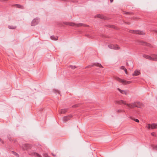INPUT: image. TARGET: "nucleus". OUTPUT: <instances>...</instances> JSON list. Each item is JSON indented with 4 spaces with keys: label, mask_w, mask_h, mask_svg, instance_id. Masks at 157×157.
Masks as SVG:
<instances>
[{
    "label": "nucleus",
    "mask_w": 157,
    "mask_h": 157,
    "mask_svg": "<svg viewBox=\"0 0 157 157\" xmlns=\"http://www.w3.org/2000/svg\"><path fill=\"white\" fill-rule=\"evenodd\" d=\"M117 102L119 104H123L126 105L130 108H133L135 107H140V103L139 102H135L132 104H126L125 101L121 100L117 101Z\"/></svg>",
    "instance_id": "nucleus-1"
},
{
    "label": "nucleus",
    "mask_w": 157,
    "mask_h": 157,
    "mask_svg": "<svg viewBox=\"0 0 157 157\" xmlns=\"http://www.w3.org/2000/svg\"><path fill=\"white\" fill-rule=\"evenodd\" d=\"M63 23L64 25H68L72 26L79 27V26H85L82 23L75 24L74 23L69 22H63Z\"/></svg>",
    "instance_id": "nucleus-2"
},
{
    "label": "nucleus",
    "mask_w": 157,
    "mask_h": 157,
    "mask_svg": "<svg viewBox=\"0 0 157 157\" xmlns=\"http://www.w3.org/2000/svg\"><path fill=\"white\" fill-rule=\"evenodd\" d=\"M116 79L117 81L121 82L124 84H128L131 83V82L130 81H127L124 79H122L118 77L116 78Z\"/></svg>",
    "instance_id": "nucleus-3"
},
{
    "label": "nucleus",
    "mask_w": 157,
    "mask_h": 157,
    "mask_svg": "<svg viewBox=\"0 0 157 157\" xmlns=\"http://www.w3.org/2000/svg\"><path fill=\"white\" fill-rule=\"evenodd\" d=\"M39 22V19L38 18H36L34 19L31 23V25L32 26H34L37 25Z\"/></svg>",
    "instance_id": "nucleus-4"
},
{
    "label": "nucleus",
    "mask_w": 157,
    "mask_h": 157,
    "mask_svg": "<svg viewBox=\"0 0 157 157\" xmlns=\"http://www.w3.org/2000/svg\"><path fill=\"white\" fill-rule=\"evenodd\" d=\"M147 128L149 129L151 128L152 129H153L154 128H157V124H148L146 126Z\"/></svg>",
    "instance_id": "nucleus-5"
},
{
    "label": "nucleus",
    "mask_w": 157,
    "mask_h": 157,
    "mask_svg": "<svg viewBox=\"0 0 157 157\" xmlns=\"http://www.w3.org/2000/svg\"><path fill=\"white\" fill-rule=\"evenodd\" d=\"M130 32L132 33L141 35L144 34V32L140 31L139 30H131Z\"/></svg>",
    "instance_id": "nucleus-6"
},
{
    "label": "nucleus",
    "mask_w": 157,
    "mask_h": 157,
    "mask_svg": "<svg viewBox=\"0 0 157 157\" xmlns=\"http://www.w3.org/2000/svg\"><path fill=\"white\" fill-rule=\"evenodd\" d=\"M108 47L111 49L115 50L118 49L119 48L117 45H108Z\"/></svg>",
    "instance_id": "nucleus-7"
},
{
    "label": "nucleus",
    "mask_w": 157,
    "mask_h": 157,
    "mask_svg": "<svg viewBox=\"0 0 157 157\" xmlns=\"http://www.w3.org/2000/svg\"><path fill=\"white\" fill-rule=\"evenodd\" d=\"M143 56L146 59L152 60V54L151 55V56L146 55H143Z\"/></svg>",
    "instance_id": "nucleus-8"
},
{
    "label": "nucleus",
    "mask_w": 157,
    "mask_h": 157,
    "mask_svg": "<svg viewBox=\"0 0 157 157\" xmlns=\"http://www.w3.org/2000/svg\"><path fill=\"white\" fill-rule=\"evenodd\" d=\"M94 65H95L96 66H97V67H103L101 64H100V63H95L93 65H89L88 66H87V67H86V68H87V67H93Z\"/></svg>",
    "instance_id": "nucleus-9"
},
{
    "label": "nucleus",
    "mask_w": 157,
    "mask_h": 157,
    "mask_svg": "<svg viewBox=\"0 0 157 157\" xmlns=\"http://www.w3.org/2000/svg\"><path fill=\"white\" fill-rule=\"evenodd\" d=\"M71 117V115H68V116L64 117L63 118V121L65 122H66V121H67L68 120H69Z\"/></svg>",
    "instance_id": "nucleus-10"
},
{
    "label": "nucleus",
    "mask_w": 157,
    "mask_h": 157,
    "mask_svg": "<svg viewBox=\"0 0 157 157\" xmlns=\"http://www.w3.org/2000/svg\"><path fill=\"white\" fill-rule=\"evenodd\" d=\"M119 91V92L122 94H125L126 95L127 94V93L126 91L125 90H122L119 88L117 89Z\"/></svg>",
    "instance_id": "nucleus-11"
},
{
    "label": "nucleus",
    "mask_w": 157,
    "mask_h": 157,
    "mask_svg": "<svg viewBox=\"0 0 157 157\" xmlns=\"http://www.w3.org/2000/svg\"><path fill=\"white\" fill-rule=\"evenodd\" d=\"M152 60L157 61V55L152 54Z\"/></svg>",
    "instance_id": "nucleus-12"
},
{
    "label": "nucleus",
    "mask_w": 157,
    "mask_h": 157,
    "mask_svg": "<svg viewBox=\"0 0 157 157\" xmlns=\"http://www.w3.org/2000/svg\"><path fill=\"white\" fill-rule=\"evenodd\" d=\"M140 74V72L139 71L136 70L135 71L132 75L133 76H137L139 75Z\"/></svg>",
    "instance_id": "nucleus-13"
},
{
    "label": "nucleus",
    "mask_w": 157,
    "mask_h": 157,
    "mask_svg": "<svg viewBox=\"0 0 157 157\" xmlns=\"http://www.w3.org/2000/svg\"><path fill=\"white\" fill-rule=\"evenodd\" d=\"M31 154L32 155H34L36 156H37L38 157H42L39 154L35 152H33L31 154Z\"/></svg>",
    "instance_id": "nucleus-14"
},
{
    "label": "nucleus",
    "mask_w": 157,
    "mask_h": 157,
    "mask_svg": "<svg viewBox=\"0 0 157 157\" xmlns=\"http://www.w3.org/2000/svg\"><path fill=\"white\" fill-rule=\"evenodd\" d=\"M51 39L53 40H58V37L57 36H52L50 37Z\"/></svg>",
    "instance_id": "nucleus-15"
},
{
    "label": "nucleus",
    "mask_w": 157,
    "mask_h": 157,
    "mask_svg": "<svg viewBox=\"0 0 157 157\" xmlns=\"http://www.w3.org/2000/svg\"><path fill=\"white\" fill-rule=\"evenodd\" d=\"M67 111V109H62L60 110V113H64Z\"/></svg>",
    "instance_id": "nucleus-16"
},
{
    "label": "nucleus",
    "mask_w": 157,
    "mask_h": 157,
    "mask_svg": "<svg viewBox=\"0 0 157 157\" xmlns=\"http://www.w3.org/2000/svg\"><path fill=\"white\" fill-rule=\"evenodd\" d=\"M95 17H97L98 18H100L102 19H104V16L102 15L98 14L97 15H96L95 16Z\"/></svg>",
    "instance_id": "nucleus-17"
},
{
    "label": "nucleus",
    "mask_w": 157,
    "mask_h": 157,
    "mask_svg": "<svg viewBox=\"0 0 157 157\" xmlns=\"http://www.w3.org/2000/svg\"><path fill=\"white\" fill-rule=\"evenodd\" d=\"M16 28V26H14L13 25H9L8 28L10 29H15Z\"/></svg>",
    "instance_id": "nucleus-18"
},
{
    "label": "nucleus",
    "mask_w": 157,
    "mask_h": 157,
    "mask_svg": "<svg viewBox=\"0 0 157 157\" xmlns=\"http://www.w3.org/2000/svg\"><path fill=\"white\" fill-rule=\"evenodd\" d=\"M25 149H28L30 147L31 145L29 144H25Z\"/></svg>",
    "instance_id": "nucleus-19"
},
{
    "label": "nucleus",
    "mask_w": 157,
    "mask_h": 157,
    "mask_svg": "<svg viewBox=\"0 0 157 157\" xmlns=\"http://www.w3.org/2000/svg\"><path fill=\"white\" fill-rule=\"evenodd\" d=\"M12 152L13 153V154L16 156L17 157H19V155L16 152H14V151H12Z\"/></svg>",
    "instance_id": "nucleus-20"
},
{
    "label": "nucleus",
    "mask_w": 157,
    "mask_h": 157,
    "mask_svg": "<svg viewBox=\"0 0 157 157\" xmlns=\"http://www.w3.org/2000/svg\"><path fill=\"white\" fill-rule=\"evenodd\" d=\"M16 5V6L18 8H22L23 6L17 4Z\"/></svg>",
    "instance_id": "nucleus-21"
},
{
    "label": "nucleus",
    "mask_w": 157,
    "mask_h": 157,
    "mask_svg": "<svg viewBox=\"0 0 157 157\" xmlns=\"http://www.w3.org/2000/svg\"><path fill=\"white\" fill-rule=\"evenodd\" d=\"M117 112L119 113L122 112H124V111L122 109H118L117 110Z\"/></svg>",
    "instance_id": "nucleus-22"
},
{
    "label": "nucleus",
    "mask_w": 157,
    "mask_h": 157,
    "mask_svg": "<svg viewBox=\"0 0 157 157\" xmlns=\"http://www.w3.org/2000/svg\"><path fill=\"white\" fill-rule=\"evenodd\" d=\"M69 67H70L71 68H72V69H74L76 68V67L74 66H73L71 65V66H69Z\"/></svg>",
    "instance_id": "nucleus-23"
},
{
    "label": "nucleus",
    "mask_w": 157,
    "mask_h": 157,
    "mask_svg": "<svg viewBox=\"0 0 157 157\" xmlns=\"http://www.w3.org/2000/svg\"><path fill=\"white\" fill-rule=\"evenodd\" d=\"M120 68L121 69L123 70L124 71L125 70V69H126L124 66H121V67Z\"/></svg>",
    "instance_id": "nucleus-24"
},
{
    "label": "nucleus",
    "mask_w": 157,
    "mask_h": 157,
    "mask_svg": "<svg viewBox=\"0 0 157 157\" xmlns=\"http://www.w3.org/2000/svg\"><path fill=\"white\" fill-rule=\"evenodd\" d=\"M44 157H49L47 153H44Z\"/></svg>",
    "instance_id": "nucleus-25"
},
{
    "label": "nucleus",
    "mask_w": 157,
    "mask_h": 157,
    "mask_svg": "<svg viewBox=\"0 0 157 157\" xmlns=\"http://www.w3.org/2000/svg\"><path fill=\"white\" fill-rule=\"evenodd\" d=\"M134 121H136V122H139V120L137 119H134Z\"/></svg>",
    "instance_id": "nucleus-26"
},
{
    "label": "nucleus",
    "mask_w": 157,
    "mask_h": 157,
    "mask_svg": "<svg viewBox=\"0 0 157 157\" xmlns=\"http://www.w3.org/2000/svg\"><path fill=\"white\" fill-rule=\"evenodd\" d=\"M153 148L154 149L157 150V145L153 147Z\"/></svg>",
    "instance_id": "nucleus-27"
},
{
    "label": "nucleus",
    "mask_w": 157,
    "mask_h": 157,
    "mask_svg": "<svg viewBox=\"0 0 157 157\" xmlns=\"http://www.w3.org/2000/svg\"><path fill=\"white\" fill-rule=\"evenodd\" d=\"M78 106V105H75L72 106V107H77Z\"/></svg>",
    "instance_id": "nucleus-28"
},
{
    "label": "nucleus",
    "mask_w": 157,
    "mask_h": 157,
    "mask_svg": "<svg viewBox=\"0 0 157 157\" xmlns=\"http://www.w3.org/2000/svg\"><path fill=\"white\" fill-rule=\"evenodd\" d=\"M125 73L126 74H128V72L127 71V70L126 69H125V70H124Z\"/></svg>",
    "instance_id": "nucleus-29"
},
{
    "label": "nucleus",
    "mask_w": 157,
    "mask_h": 157,
    "mask_svg": "<svg viewBox=\"0 0 157 157\" xmlns=\"http://www.w3.org/2000/svg\"><path fill=\"white\" fill-rule=\"evenodd\" d=\"M154 134H155V133H154V132H153V133H151V135H152V136H154Z\"/></svg>",
    "instance_id": "nucleus-30"
},
{
    "label": "nucleus",
    "mask_w": 157,
    "mask_h": 157,
    "mask_svg": "<svg viewBox=\"0 0 157 157\" xmlns=\"http://www.w3.org/2000/svg\"><path fill=\"white\" fill-rule=\"evenodd\" d=\"M111 2H112L113 1V0H110Z\"/></svg>",
    "instance_id": "nucleus-31"
},
{
    "label": "nucleus",
    "mask_w": 157,
    "mask_h": 157,
    "mask_svg": "<svg viewBox=\"0 0 157 157\" xmlns=\"http://www.w3.org/2000/svg\"><path fill=\"white\" fill-rule=\"evenodd\" d=\"M52 155H53V156H56V155H54V154H52Z\"/></svg>",
    "instance_id": "nucleus-32"
},
{
    "label": "nucleus",
    "mask_w": 157,
    "mask_h": 157,
    "mask_svg": "<svg viewBox=\"0 0 157 157\" xmlns=\"http://www.w3.org/2000/svg\"><path fill=\"white\" fill-rule=\"evenodd\" d=\"M127 65L128 66V63H127Z\"/></svg>",
    "instance_id": "nucleus-33"
},
{
    "label": "nucleus",
    "mask_w": 157,
    "mask_h": 157,
    "mask_svg": "<svg viewBox=\"0 0 157 157\" xmlns=\"http://www.w3.org/2000/svg\"><path fill=\"white\" fill-rule=\"evenodd\" d=\"M58 94H59V91L58 92Z\"/></svg>",
    "instance_id": "nucleus-34"
}]
</instances>
